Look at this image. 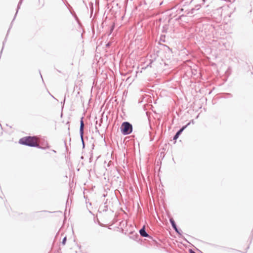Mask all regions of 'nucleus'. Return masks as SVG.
I'll use <instances>...</instances> for the list:
<instances>
[{
    "mask_svg": "<svg viewBox=\"0 0 253 253\" xmlns=\"http://www.w3.org/2000/svg\"><path fill=\"white\" fill-rule=\"evenodd\" d=\"M19 143L30 147H40V139L37 136H25L19 140Z\"/></svg>",
    "mask_w": 253,
    "mask_h": 253,
    "instance_id": "nucleus-1",
    "label": "nucleus"
},
{
    "mask_svg": "<svg viewBox=\"0 0 253 253\" xmlns=\"http://www.w3.org/2000/svg\"><path fill=\"white\" fill-rule=\"evenodd\" d=\"M121 129L124 134H128L132 132V126L129 123L124 122L121 126Z\"/></svg>",
    "mask_w": 253,
    "mask_h": 253,
    "instance_id": "nucleus-2",
    "label": "nucleus"
},
{
    "mask_svg": "<svg viewBox=\"0 0 253 253\" xmlns=\"http://www.w3.org/2000/svg\"><path fill=\"white\" fill-rule=\"evenodd\" d=\"M189 125V123H188L187 125L183 126L175 134V135L174 137V139H176L179 135L181 134V133L184 130V129L187 127L188 125Z\"/></svg>",
    "mask_w": 253,
    "mask_h": 253,
    "instance_id": "nucleus-3",
    "label": "nucleus"
},
{
    "mask_svg": "<svg viewBox=\"0 0 253 253\" xmlns=\"http://www.w3.org/2000/svg\"><path fill=\"white\" fill-rule=\"evenodd\" d=\"M140 234L141 236L143 237H148V234L146 233L145 229V226H144L143 228L139 230Z\"/></svg>",
    "mask_w": 253,
    "mask_h": 253,
    "instance_id": "nucleus-4",
    "label": "nucleus"
},
{
    "mask_svg": "<svg viewBox=\"0 0 253 253\" xmlns=\"http://www.w3.org/2000/svg\"><path fill=\"white\" fill-rule=\"evenodd\" d=\"M170 222H171V224H172V227L175 229V230L177 232H178V230H177V228H176V224H175V222H174V220H173L172 219H170Z\"/></svg>",
    "mask_w": 253,
    "mask_h": 253,
    "instance_id": "nucleus-5",
    "label": "nucleus"
},
{
    "mask_svg": "<svg viewBox=\"0 0 253 253\" xmlns=\"http://www.w3.org/2000/svg\"><path fill=\"white\" fill-rule=\"evenodd\" d=\"M84 126V125L83 121H81V126H80V131L81 132H83V131Z\"/></svg>",
    "mask_w": 253,
    "mask_h": 253,
    "instance_id": "nucleus-6",
    "label": "nucleus"
},
{
    "mask_svg": "<svg viewBox=\"0 0 253 253\" xmlns=\"http://www.w3.org/2000/svg\"><path fill=\"white\" fill-rule=\"evenodd\" d=\"M66 240V238H64L63 241V243L64 244L65 243Z\"/></svg>",
    "mask_w": 253,
    "mask_h": 253,
    "instance_id": "nucleus-7",
    "label": "nucleus"
},
{
    "mask_svg": "<svg viewBox=\"0 0 253 253\" xmlns=\"http://www.w3.org/2000/svg\"><path fill=\"white\" fill-rule=\"evenodd\" d=\"M191 253H195V252H193V251H191Z\"/></svg>",
    "mask_w": 253,
    "mask_h": 253,
    "instance_id": "nucleus-8",
    "label": "nucleus"
}]
</instances>
